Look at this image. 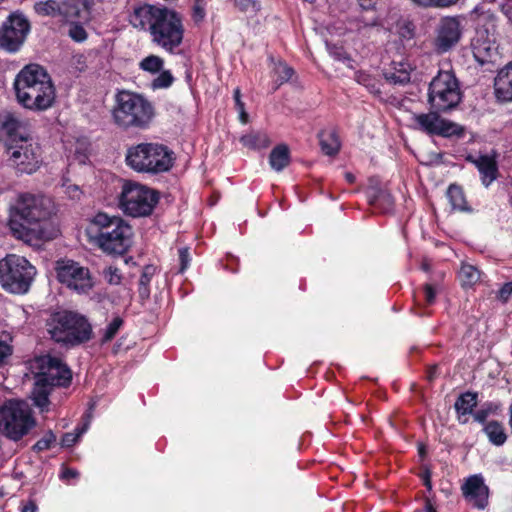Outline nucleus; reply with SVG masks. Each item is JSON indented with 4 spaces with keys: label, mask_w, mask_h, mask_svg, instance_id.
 I'll return each mask as SVG.
<instances>
[{
    "label": "nucleus",
    "mask_w": 512,
    "mask_h": 512,
    "mask_svg": "<svg viewBox=\"0 0 512 512\" xmlns=\"http://www.w3.org/2000/svg\"><path fill=\"white\" fill-rule=\"evenodd\" d=\"M484 432L489 441L496 445H503L507 439L503 425L498 421H490L484 426Z\"/></svg>",
    "instance_id": "obj_28"
},
{
    "label": "nucleus",
    "mask_w": 512,
    "mask_h": 512,
    "mask_svg": "<svg viewBox=\"0 0 512 512\" xmlns=\"http://www.w3.org/2000/svg\"><path fill=\"white\" fill-rule=\"evenodd\" d=\"M86 233L90 243L106 254L122 255L131 246L132 228L119 216L97 213L91 219Z\"/></svg>",
    "instance_id": "obj_4"
},
{
    "label": "nucleus",
    "mask_w": 512,
    "mask_h": 512,
    "mask_svg": "<svg viewBox=\"0 0 512 512\" xmlns=\"http://www.w3.org/2000/svg\"><path fill=\"white\" fill-rule=\"evenodd\" d=\"M461 492L465 501L473 508L484 510L489 504L490 490L481 474L467 477L461 486Z\"/></svg>",
    "instance_id": "obj_17"
},
{
    "label": "nucleus",
    "mask_w": 512,
    "mask_h": 512,
    "mask_svg": "<svg viewBox=\"0 0 512 512\" xmlns=\"http://www.w3.org/2000/svg\"><path fill=\"white\" fill-rule=\"evenodd\" d=\"M52 386L44 383V380L35 379L34 388L32 390V399L34 404L40 408L41 412L47 411L49 405V394Z\"/></svg>",
    "instance_id": "obj_25"
},
{
    "label": "nucleus",
    "mask_w": 512,
    "mask_h": 512,
    "mask_svg": "<svg viewBox=\"0 0 512 512\" xmlns=\"http://www.w3.org/2000/svg\"><path fill=\"white\" fill-rule=\"evenodd\" d=\"M459 278L463 286L471 287L480 280V271L470 264H463L459 272Z\"/></svg>",
    "instance_id": "obj_31"
},
{
    "label": "nucleus",
    "mask_w": 512,
    "mask_h": 512,
    "mask_svg": "<svg viewBox=\"0 0 512 512\" xmlns=\"http://www.w3.org/2000/svg\"><path fill=\"white\" fill-rule=\"evenodd\" d=\"M174 77L170 71H160V74L152 81L153 89L168 88L172 85Z\"/></svg>",
    "instance_id": "obj_41"
},
{
    "label": "nucleus",
    "mask_w": 512,
    "mask_h": 512,
    "mask_svg": "<svg viewBox=\"0 0 512 512\" xmlns=\"http://www.w3.org/2000/svg\"><path fill=\"white\" fill-rule=\"evenodd\" d=\"M57 207L53 199L42 193H19L9 209L8 226L14 238L38 247L55 239L59 229L54 223Z\"/></svg>",
    "instance_id": "obj_1"
},
{
    "label": "nucleus",
    "mask_w": 512,
    "mask_h": 512,
    "mask_svg": "<svg viewBox=\"0 0 512 512\" xmlns=\"http://www.w3.org/2000/svg\"><path fill=\"white\" fill-rule=\"evenodd\" d=\"M290 162L289 148L285 144L274 147L269 155V163L273 170L280 172L288 166Z\"/></svg>",
    "instance_id": "obj_24"
},
{
    "label": "nucleus",
    "mask_w": 512,
    "mask_h": 512,
    "mask_svg": "<svg viewBox=\"0 0 512 512\" xmlns=\"http://www.w3.org/2000/svg\"><path fill=\"white\" fill-rule=\"evenodd\" d=\"M126 164L134 171L157 174L173 166V152L159 143H140L127 149Z\"/></svg>",
    "instance_id": "obj_7"
},
{
    "label": "nucleus",
    "mask_w": 512,
    "mask_h": 512,
    "mask_svg": "<svg viewBox=\"0 0 512 512\" xmlns=\"http://www.w3.org/2000/svg\"><path fill=\"white\" fill-rule=\"evenodd\" d=\"M426 510L427 512H436V510L432 507L430 503H427Z\"/></svg>",
    "instance_id": "obj_64"
},
{
    "label": "nucleus",
    "mask_w": 512,
    "mask_h": 512,
    "mask_svg": "<svg viewBox=\"0 0 512 512\" xmlns=\"http://www.w3.org/2000/svg\"><path fill=\"white\" fill-rule=\"evenodd\" d=\"M79 476V473L75 469L65 468L61 473V478L63 480H70L77 478Z\"/></svg>",
    "instance_id": "obj_53"
},
{
    "label": "nucleus",
    "mask_w": 512,
    "mask_h": 512,
    "mask_svg": "<svg viewBox=\"0 0 512 512\" xmlns=\"http://www.w3.org/2000/svg\"><path fill=\"white\" fill-rule=\"evenodd\" d=\"M34 10L40 16H50L59 19L60 4H58L55 0L38 2L34 5Z\"/></svg>",
    "instance_id": "obj_34"
},
{
    "label": "nucleus",
    "mask_w": 512,
    "mask_h": 512,
    "mask_svg": "<svg viewBox=\"0 0 512 512\" xmlns=\"http://www.w3.org/2000/svg\"><path fill=\"white\" fill-rule=\"evenodd\" d=\"M511 295H512V282H507L499 290L498 297L503 301H507Z\"/></svg>",
    "instance_id": "obj_51"
},
{
    "label": "nucleus",
    "mask_w": 512,
    "mask_h": 512,
    "mask_svg": "<svg viewBox=\"0 0 512 512\" xmlns=\"http://www.w3.org/2000/svg\"><path fill=\"white\" fill-rule=\"evenodd\" d=\"M155 270V267L152 265L145 266L139 279V286L149 285Z\"/></svg>",
    "instance_id": "obj_47"
},
{
    "label": "nucleus",
    "mask_w": 512,
    "mask_h": 512,
    "mask_svg": "<svg viewBox=\"0 0 512 512\" xmlns=\"http://www.w3.org/2000/svg\"><path fill=\"white\" fill-rule=\"evenodd\" d=\"M345 179H346L349 183H354V181H355V176H354L351 172H346V173H345Z\"/></svg>",
    "instance_id": "obj_63"
},
{
    "label": "nucleus",
    "mask_w": 512,
    "mask_h": 512,
    "mask_svg": "<svg viewBox=\"0 0 512 512\" xmlns=\"http://www.w3.org/2000/svg\"><path fill=\"white\" fill-rule=\"evenodd\" d=\"M472 53L475 60L483 66L493 61L496 47L491 41L477 37L472 41Z\"/></svg>",
    "instance_id": "obj_23"
},
{
    "label": "nucleus",
    "mask_w": 512,
    "mask_h": 512,
    "mask_svg": "<svg viewBox=\"0 0 512 512\" xmlns=\"http://www.w3.org/2000/svg\"><path fill=\"white\" fill-rule=\"evenodd\" d=\"M424 485L427 487L428 490L432 489V483H431V472L430 470H425L422 475Z\"/></svg>",
    "instance_id": "obj_57"
},
{
    "label": "nucleus",
    "mask_w": 512,
    "mask_h": 512,
    "mask_svg": "<svg viewBox=\"0 0 512 512\" xmlns=\"http://www.w3.org/2000/svg\"><path fill=\"white\" fill-rule=\"evenodd\" d=\"M71 199H79L81 191L77 185H68L65 191Z\"/></svg>",
    "instance_id": "obj_52"
},
{
    "label": "nucleus",
    "mask_w": 512,
    "mask_h": 512,
    "mask_svg": "<svg viewBox=\"0 0 512 512\" xmlns=\"http://www.w3.org/2000/svg\"><path fill=\"white\" fill-rule=\"evenodd\" d=\"M87 423L84 424L82 428H76L75 432L73 433H66L63 435L61 439V445L63 447H71L74 445L79 437L87 430Z\"/></svg>",
    "instance_id": "obj_44"
},
{
    "label": "nucleus",
    "mask_w": 512,
    "mask_h": 512,
    "mask_svg": "<svg viewBox=\"0 0 512 512\" xmlns=\"http://www.w3.org/2000/svg\"><path fill=\"white\" fill-rule=\"evenodd\" d=\"M190 253L189 249L186 247H183L179 249V261H180V270L179 272L183 273L190 264Z\"/></svg>",
    "instance_id": "obj_49"
},
{
    "label": "nucleus",
    "mask_w": 512,
    "mask_h": 512,
    "mask_svg": "<svg viewBox=\"0 0 512 512\" xmlns=\"http://www.w3.org/2000/svg\"><path fill=\"white\" fill-rule=\"evenodd\" d=\"M164 65V60L157 55H149L139 63L140 69L151 74L159 73Z\"/></svg>",
    "instance_id": "obj_35"
},
{
    "label": "nucleus",
    "mask_w": 512,
    "mask_h": 512,
    "mask_svg": "<svg viewBox=\"0 0 512 512\" xmlns=\"http://www.w3.org/2000/svg\"><path fill=\"white\" fill-rule=\"evenodd\" d=\"M435 7L446 8L450 7L458 2V0H434Z\"/></svg>",
    "instance_id": "obj_56"
},
{
    "label": "nucleus",
    "mask_w": 512,
    "mask_h": 512,
    "mask_svg": "<svg viewBox=\"0 0 512 512\" xmlns=\"http://www.w3.org/2000/svg\"><path fill=\"white\" fill-rule=\"evenodd\" d=\"M476 406L477 394L472 392L463 393L455 402L457 413L463 416L471 414Z\"/></svg>",
    "instance_id": "obj_30"
},
{
    "label": "nucleus",
    "mask_w": 512,
    "mask_h": 512,
    "mask_svg": "<svg viewBox=\"0 0 512 512\" xmlns=\"http://www.w3.org/2000/svg\"><path fill=\"white\" fill-rule=\"evenodd\" d=\"M205 17V2L204 0H194L193 18L195 21H201Z\"/></svg>",
    "instance_id": "obj_48"
},
{
    "label": "nucleus",
    "mask_w": 512,
    "mask_h": 512,
    "mask_svg": "<svg viewBox=\"0 0 512 512\" xmlns=\"http://www.w3.org/2000/svg\"><path fill=\"white\" fill-rule=\"evenodd\" d=\"M36 273V268L25 257L10 254L0 260V282L11 293L28 292Z\"/></svg>",
    "instance_id": "obj_9"
},
{
    "label": "nucleus",
    "mask_w": 512,
    "mask_h": 512,
    "mask_svg": "<svg viewBox=\"0 0 512 512\" xmlns=\"http://www.w3.org/2000/svg\"><path fill=\"white\" fill-rule=\"evenodd\" d=\"M29 31L30 23L24 15L11 14L0 28V47L8 52L18 51Z\"/></svg>",
    "instance_id": "obj_15"
},
{
    "label": "nucleus",
    "mask_w": 512,
    "mask_h": 512,
    "mask_svg": "<svg viewBox=\"0 0 512 512\" xmlns=\"http://www.w3.org/2000/svg\"><path fill=\"white\" fill-rule=\"evenodd\" d=\"M89 10L83 6L81 0H66L60 4L59 22L67 24L85 20L88 18Z\"/></svg>",
    "instance_id": "obj_20"
},
{
    "label": "nucleus",
    "mask_w": 512,
    "mask_h": 512,
    "mask_svg": "<svg viewBox=\"0 0 512 512\" xmlns=\"http://www.w3.org/2000/svg\"><path fill=\"white\" fill-rule=\"evenodd\" d=\"M447 197L453 209L462 212H471L472 208L468 205L463 189L456 185L451 184L447 190Z\"/></svg>",
    "instance_id": "obj_26"
},
{
    "label": "nucleus",
    "mask_w": 512,
    "mask_h": 512,
    "mask_svg": "<svg viewBox=\"0 0 512 512\" xmlns=\"http://www.w3.org/2000/svg\"><path fill=\"white\" fill-rule=\"evenodd\" d=\"M13 353L12 336L7 332L0 333V365L6 363Z\"/></svg>",
    "instance_id": "obj_36"
},
{
    "label": "nucleus",
    "mask_w": 512,
    "mask_h": 512,
    "mask_svg": "<svg viewBox=\"0 0 512 512\" xmlns=\"http://www.w3.org/2000/svg\"><path fill=\"white\" fill-rule=\"evenodd\" d=\"M369 203L377 208H381L382 204L385 205L384 211H389L393 206V199L387 192L380 191L373 197H370Z\"/></svg>",
    "instance_id": "obj_38"
},
{
    "label": "nucleus",
    "mask_w": 512,
    "mask_h": 512,
    "mask_svg": "<svg viewBox=\"0 0 512 512\" xmlns=\"http://www.w3.org/2000/svg\"><path fill=\"white\" fill-rule=\"evenodd\" d=\"M30 371L35 379L54 386H68L72 379L70 369L61 359L50 355H41L30 361Z\"/></svg>",
    "instance_id": "obj_13"
},
{
    "label": "nucleus",
    "mask_w": 512,
    "mask_h": 512,
    "mask_svg": "<svg viewBox=\"0 0 512 512\" xmlns=\"http://www.w3.org/2000/svg\"><path fill=\"white\" fill-rule=\"evenodd\" d=\"M20 106L33 112H43L53 106L56 89L48 72L38 64L24 66L13 83Z\"/></svg>",
    "instance_id": "obj_3"
},
{
    "label": "nucleus",
    "mask_w": 512,
    "mask_h": 512,
    "mask_svg": "<svg viewBox=\"0 0 512 512\" xmlns=\"http://www.w3.org/2000/svg\"><path fill=\"white\" fill-rule=\"evenodd\" d=\"M273 71L276 76L275 81L278 85L289 81L293 75V69L282 62L275 64Z\"/></svg>",
    "instance_id": "obj_37"
},
{
    "label": "nucleus",
    "mask_w": 512,
    "mask_h": 512,
    "mask_svg": "<svg viewBox=\"0 0 512 512\" xmlns=\"http://www.w3.org/2000/svg\"><path fill=\"white\" fill-rule=\"evenodd\" d=\"M398 34L403 40H411L415 35V26L410 21H403L398 24Z\"/></svg>",
    "instance_id": "obj_45"
},
{
    "label": "nucleus",
    "mask_w": 512,
    "mask_h": 512,
    "mask_svg": "<svg viewBox=\"0 0 512 512\" xmlns=\"http://www.w3.org/2000/svg\"><path fill=\"white\" fill-rule=\"evenodd\" d=\"M149 285H145V286H139V294L142 298H146L149 296V288H148Z\"/></svg>",
    "instance_id": "obj_62"
},
{
    "label": "nucleus",
    "mask_w": 512,
    "mask_h": 512,
    "mask_svg": "<svg viewBox=\"0 0 512 512\" xmlns=\"http://www.w3.org/2000/svg\"><path fill=\"white\" fill-rule=\"evenodd\" d=\"M67 33L69 37L75 42H83L87 39V32L82 25L77 22L67 23Z\"/></svg>",
    "instance_id": "obj_39"
},
{
    "label": "nucleus",
    "mask_w": 512,
    "mask_h": 512,
    "mask_svg": "<svg viewBox=\"0 0 512 512\" xmlns=\"http://www.w3.org/2000/svg\"><path fill=\"white\" fill-rule=\"evenodd\" d=\"M428 100L430 104L440 111H447L461 100L459 83L450 71H440L433 78L429 86Z\"/></svg>",
    "instance_id": "obj_12"
},
{
    "label": "nucleus",
    "mask_w": 512,
    "mask_h": 512,
    "mask_svg": "<svg viewBox=\"0 0 512 512\" xmlns=\"http://www.w3.org/2000/svg\"><path fill=\"white\" fill-rule=\"evenodd\" d=\"M497 409V407L493 406L492 403H489L487 404L485 407H483L482 409H479L477 410L474 414H473V417L475 419V421L479 422V423H484L487 419V417L495 412Z\"/></svg>",
    "instance_id": "obj_46"
},
{
    "label": "nucleus",
    "mask_w": 512,
    "mask_h": 512,
    "mask_svg": "<svg viewBox=\"0 0 512 512\" xmlns=\"http://www.w3.org/2000/svg\"><path fill=\"white\" fill-rule=\"evenodd\" d=\"M414 4L422 7H435L434 0H411Z\"/></svg>",
    "instance_id": "obj_58"
},
{
    "label": "nucleus",
    "mask_w": 512,
    "mask_h": 512,
    "mask_svg": "<svg viewBox=\"0 0 512 512\" xmlns=\"http://www.w3.org/2000/svg\"><path fill=\"white\" fill-rule=\"evenodd\" d=\"M137 30L148 32L151 41L168 53L182 44L184 25L181 15L162 5L143 4L134 8L129 19Z\"/></svg>",
    "instance_id": "obj_2"
},
{
    "label": "nucleus",
    "mask_w": 512,
    "mask_h": 512,
    "mask_svg": "<svg viewBox=\"0 0 512 512\" xmlns=\"http://www.w3.org/2000/svg\"><path fill=\"white\" fill-rule=\"evenodd\" d=\"M355 80L358 84L364 86L371 94L378 95L381 93L379 81L370 74L358 71L355 73Z\"/></svg>",
    "instance_id": "obj_33"
},
{
    "label": "nucleus",
    "mask_w": 512,
    "mask_h": 512,
    "mask_svg": "<svg viewBox=\"0 0 512 512\" xmlns=\"http://www.w3.org/2000/svg\"><path fill=\"white\" fill-rule=\"evenodd\" d=\"M103 277L110 285H119L122 282V274L115 266H108L103 270Z\"/></svg>",
    "instance_id": "obj_43"
},
{
    "label": "nucleus",
    "mask_w": 512,
    "mask_h": 512,
    "mask_svg": "<svg viewBox=\"0 0 512 512\" xmlns=\"http://www.w3.org/2000/svg\"><path fill=\"white\" fill-rule=\"evenodd\" d=\"M319 137L323 153L329 156L338 153L340 149V141L335 131L322 132Z\"/></svg>",
    "instance_id": "obj_29"
},
{
    "label": "nucleus",
    "mask_w": 512,
    "mask_h": 512,
    "mask_svg": "<svg viewBox=\"0 0 512 512\" xmlns=\"http://www.w3.org/2000/svg\"><path fill=\"white\" fill-rule=\"evenodd\" d=\"M37 426V418L31 405L22 399H8L0 405V434L19 442Z\"/></svg>",
    "instance_id": "obj_6"
},
{
    "label": "nucleus",
    "mask_w": 512,
    "mask_h": 512,
    "mask_svg": "<svg viewBox=\"0 0 512 512\" xmlns=\"http://www.w3.org/2000/svg\"><path fill=\"white\" fill-rule=\"evenodd\" d=\"M37 507L33 502L24 505L21 512H36Z\"/></svg>",
    "instance_id": "obj_60"
},
{
    "label": "nucleus",
    "mask_w": 512,
    "mask_h": 512,
    "mask_svg": "<svg viewBox=\"0 0 512 512\" xmlns=\"http://www.w3.org/2000/svg\"><path fill=\"white\" fill-rule=\"evenodd\" d=\"M5 158L18 172L27 174L35 172L42 163L39 145L28 136L7 143Z\"/></svg>",
    "instance_id": "obj_11"
},
{
    "label": "nucleus",
    "mask_w": 512,
    "mask_h": 512,
    "mask_svg": "<svg viewBox=\"0 0 512 512\" xmlns=\"http://www.w3.org/2000/svg\"><path fill=\"white\" fill-rule=\"evenodd\" d=\"M498 99L512 101V63L507 64L497 74L494 82Z\"/></svg>",
    "instance_id": "obj_21"
},
{
    "label": "nucleus",
    "mask_w": 512,
    "mask_h": 512,
    "mask_svg": "<svg viewBox=\"0 0 512 512\" xmlns=\"http://www.w3.org/2000/svg\"><path fill=\"white\" fill-rule=\"evenodd\" d=\"M424 296L427 305H431L435 302L436 292L430 284L424 286Z\"/></svg>",
    "instance_id": "obj_50"
},
{
    "label": "nucleus",
    "mask_w": 512,
    "mask_h": 512,
    "mask_svg": "<svg viewBox=\"0 0 512 512\" xmlns=\"http://www.w3.org/2000/svg\"><path fill=\"white\" fill-rule=\"evenodd\" d=\"M55 442H56V436L51 430H49L44 434V436L41 439H39L33 445L32 449L35 452L45 451V450L50 449Z\"/></svg>",
    "instance_id": "obj_40"
},
{
    "label": "nucleus",
    "mask_w": 512,
    "mask_h": 512,
    "mask_svg": "<svg viewBox=\"0 0 512 512\" xmlns=\"http://www.w3.org/2000/svg\"><path fill=\"white\" fill-rule=\"evenodd\" d=\"M468 160L477 167L481 175V181L486 187L497 179L498 166L495 157L489 155L469 156Z\"/></svg>",
    "instance_id": "obj_19"
},
{
    "label": "nucleus",
    "mask_w": 512,
    "mask_h": 512,
    "mask_svg": "<svg viewBox=\"0 0 512 512\" xmlns=\"http://www.w3.org/2000/svg\"><path fill=\"white\" fill-rule=\"evenodd\" d=\"M398 67H395V71L386 74V78L395 84H405L410 81L411 67L408 63H398Z\"/></svg>",
    "instance_id": "obj_32"
},
{
    "label": "nucleus",
    "mask_w": 512,
    "mask_h": 512,
    "mask_svg": "<svg viewBox=\"0 0 512 512\" xmlns=\"http://www.w3.org/2000/svg\"><path fill=\"white\" fill-rule=\"evenodd\" d=\"M413 119L417 127L428 134L450 137L462 133L458 124L441 118L436 112L415 114Z\"/></svg>",
    "instance_id": "obj_16"
},
{
    "label": "nucleus",
    "mask_w": 512,
    "mask_h": 512,
    "mask_svg": "<svg viewBox=\"0 0 512 512\" xmlns=\"http://www.w3.org/2000/svg\"><path fill=\"white\" fill-rule=\"evenodd\" d=\"M359 4L365 10L372 9L375 5L373 0H359Z\"/></svg>",
    "instance_id": "obj_59"
},
{
    "label": "nucleus",
    "mask_w": 512,
    "mask_h": 512,
    "mask_svg": "<svg viewBox=\"0 0 512 512\" xmlns=\"http://www.w3.org/2000/svg\"><path fill=\"white\" fill-rule=\"evenodd\" d=\"M57 280L79 294L88 293L94 286L90 270L72 259H60L55 263Z\"/></svg>",
    "instance_id": "obj_14"
},
{
    "label": "nucleus",
    "mask_w": 512,
    "mask_h": 512,
    "mask_svg": "<svg viewBox=\"0 0 512 512\" xmlns=\"http://www.w3.org/2000/svg\"><path fill=\"white\" fill-rule=\"evenodd\" d=\"M48 326L51 338L67 345L86 342L92 334L91 325L83 316L68 311L54 314Z\"/></svg>",
    "instance_id": "obj_8"
},
{
    "label": "nucleus",
    "mask_w": 512,
    "mask_h": 512,
    "mask_svg": "<svg viewBox=\"0 0 512 512\" xmlns=\"http://www.w3.org/2000/svg\"><path fill=\"white\" fill-rule=\"evenodd\" d=\"M238 112H239V118H240V121H241L243 124H246V123L248 122V114H247V112L245 111V108L238 109Z\"/></svg>",
    "instance_id": "obj_61"
},
{
    "label": "nucleus",
    "mask_w": 512,
    "mask_h": 512,
    "mask_svg": "<svg viewBox=\"0 0 512 512\" xmlns=\"http://www.w3.org/2000/svg\"><path fill=\"white\" fill-rule=\"evenodd\" d=\"M236 4L242 10H248L249 8H255L257 0H235Z\"/></svg>",
    "instance_id": "obj_54"
},
{
    "label": "nucleus",
    "mask_w": 512,
    "mask_h": 512,
    "mask_svg": "<svg viewBox=\"0 0 512 512\" xmlns=\"http://www.w3.org/2000/svg\"><path fill=\"white\" fill-rule=\"evenodd\" d=\"M462 29L457 17H444L436 29L435 48L444 53L455 46L461 37Z\"/></svg>",
    "instance_id": "obj_18"
},
{
    "label": "nucleus",
    "mask_w": 512,
    "mask_h": 512,
    "mask_svg": "<svg viewBox=\"0 0 512 512\" xmlns=\"http://www.w3.org/2000/svg\"><path fill=\"white\" fill-rule=\"evenodd\" d=\"M234 100H235V105H236L237 110L245 108V104L241 100V92H240L239 88L235 89V91H234Z\"/></svg>",
    "instance_id": "obj_55"
},
{
    "label": "nucleus",
    "mask_w": 512,
    "mask_h": 512,
    "mask_svg": "<svg viewBox=\"0 0 512 512\" xmlns=\"http://www.w3.org/2000/svg\"><path fill=\"white\" fill-rule=\"evenodd\" d=\"M241 143L250 149L267 148L271 141L267 133L261 131L250 132L241 137Z\"/></svg>",
    "instance_id": "obj_27"
},
{
    "label": "nucleus",
    "mask_w": 512,
    "mask_h": 512,
    "mask_svg": "<svg viewBox=\"0 0 512 512\" xmlns=\"http://www.w3.org/2000/svg\"><path fill=\"white\" fill-rule=\"evenodd\" d=\"M0 128L3 133L9 137V142L19 140L20 136H25L21 130L24 128V122L14 113L6 112L0 115Z\"/></svg>",
    "instance_id": "obj_22"
},
{
    "label": "nucleus",
    "mask_w": 512,
    "mask_h": 512,
    "mask_svg": "<svg viewBox=\"0 0 512 512\" xmlns=\"http://www.w3.org/2000/svg\"><path fill=\"white\" fill-rule=\"evenodd\" d=\"M122 324H123V321L121 318H119V317L114 318L104 329L102 340L104 342H108V341L112 340L115 337V335L118 333Z\"/></svg>",
    "instance_id": "obj_42"
},
{
    "label": "nucleus",
    "mask_w": 512,
    "mask_h": 512,
    "mask_svg": "<svg viewBox=\"0 0 512 512\" xmlns=\"http://www.w3.org/2000/svg\"><path fill=\"white\" fill-rule=\"evenodd\" d=\"M159 201L156 190L141 183L126 180L122 184L119 196L120 209L129 216L143 217L150 215Z\"/></svg>",
    "instance_id": "obj_10"
},
{
    "label": "nucleus",
    "mask_w": 512,
    "mask_h": 512,
    "mask_svg": "<svg viewBox=\"0 0 512 512\" xmlns=\"http://www.w3.org/2000/svg\"><path fill=\"white\" fill-rule=\"evenodd\" d=\"M155 115L153 105L142 95L120 91L115 96L112 119L122 129H146Z\"/></svg>",
    "instance_id": "obj_5"
}]
</instances>
